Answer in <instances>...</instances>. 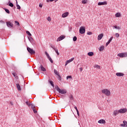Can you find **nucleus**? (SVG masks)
<instances>
[{
	"instance_id": "obj_1",
	"label": "nucleus",
	"mask_w": 127,
	"mask_h": 127,
	"mask_svg": "<svg viewBox=\"0 0 127 127\" xmlns=\"http://www.w3.org/2000/svg\"><path fill=\"white\" fill-rule=\"evenodd\" d=\"M55 89L60 94H66V93H67V91H66L65 90H61L60 89V88H59V86H58V85H57L56 86H55Z\"/></svg>"
},
{
	"instance_id": "obj_2",
	"label": "nucleus",
	"mask_w": 127,
	"mask_h": 127,
	"mask_svg": "<svg viewBox=\"0 0 127 127\" xmlns=\"http://www.w3.org/2000/svg\"><path fill=\"white\" fill-rule=\"evenodd\" d=\"M102 94H104L106 96H110L111 95V91L109 90V89H105L102 90Z\"/></svg>"
},
{
	"instance_id": "obj_3",
	"label": "nucleus",
	"mask_w": 127,
	"mask_h": 127,
	"mask_svg": "<svg viewBox=\"0 0 127 127\" xmlns=\"http://www.w3.org/2000/svg\"><path fill=\"white\" fill-rule=\"evenodd\" d=\"M50 46H51V48H53L54 51H55L56 53L57 54L58 56H59V52H58V49H57L56 48H55V46L51 44L50 45Z\"/></svg>"
},
{
	"instance_id": "obj_4",
	"label": "nucleus",
	"mask_w": 127,
	"mask_h": 127,
	"mask_svg": "<svg viewBox=\"0 0 127 127\" xmlns=\"http://www.w3.org/2000/svg\"><path fill=\"white\" fill-rule=\"evenodd\" d=\"M118 56L121 58H124L127 57V53H122L118 54Z\"/></svg>"
},
{
	"instance_id": "obj_5",
	"label": "nucleus",
	"mask_w": 127,
	"mask_h": 127,
	"mask_svg": "<svg viewBox=\"0 0 127 127\" xmlns=\"http://www.w3.org/2000/svg\"><path fill=\"white\" fill-rule=\"evenodd\" d=\"M85 31L86 29H85V27H80L79 28V33H80V34H84Z\"/></svg>"
},
{
	"instance_id": "obj_6",
	"label": "nucleus",
	"mask_w": 127,
	"mask_h": 127,
	"mask_svg": "<svg viewBox=\"0 0 127 127\" xmlns=\"http://www.w3.org/2000/svg\"><path fill=\"white\" fill-rule=\"evenodd\" d=\"M27 50L29 53H30V54H35V52L34 50L29 47H27Z\"/></svg>"
},
{
	"instance_id": "obj_7",
	"label": "nucleus",
	"mask_w": 127,
	"mask_h": 127,
	"mask_svg": "<svg viewBox=\"0 0 127 127\" xmlns=\"http://www.w3.org/2000/svg\"><path fill=\"white\" fill-rule=\"evenodd\" d=\"M6 25L8 27H13V24L9 21L6 22Z\"/></svg>"
},
{
	"instance_id": "obj_8",
	"label": "nucleus",
	"mask_w": 127,
	"mask_h": 127,
	"mask_svg": "<svg viewBox=\"0 0 127 127\" xmlns=\"http://www.w3.org/2000/svg\"><path fill=\"white\" fill-rule=\"evenodd\" d=\"M65 36L64 35H62L61 36H60L58 39L57 41H61V40H63V39H64V38H65Z\"/></svg>"
},
{
	"instance_id": "obj_9",
	"label": "nucleus",
	"mask_w": 127,
	"mask_h": 127,
	"mask_svg": "<svg viewBox=\"0 0 127 127\" xmlns=\"http://www.w3.org/2000/svg\"><path fill=\"white\" fill-rule=\"evenodd\" d=\"M73 60H74V58H72L71 59L66 61L65 62V66H67V65L68 64V63L72 62V61H73Z\"/></svg>"
},
{
	"instance_id": "obj_10",
	"label": "nucleus",
	"mask_w": 127,
	"mask_h": 127,
	"mask_svg": "<svg viewBox=\"0 0 127 127\" xmlns=\"http://www.w3.org/2000/svg\"><path fill=\"white\" fill-rule=\"evenodd\" d=\"M127 109H120L119 110V113L120 114H125V113H127Z\"/></svg>"
},
{
	"instance_id": "obj_11",
	"label": "nucleus",
	"mask_w": 127,
	"mask_h": 127,
	"mask_svg": "<svg viewBox=\"0 0 127 127\" xmlns=\"http://www.w3.org/2000/svg\"><path fill=\"white\" fill-rule=\"evenodd\" d=\"M116 75L118 77H123V76H124L125 75V74H124L123 73H122V72H117V73H116Z\"/></svg>"
},
{
	"instance_id": "obj_12",
	"label": "nucleus",
	"mask_w": 127,
	"mask_h": 127,
	"mask_svg": "<svg viewBox=\"0 0 127 127\" xmlns=\"http://www.w3.org/2000/svg\"><path fill=\"white\" fill-rule=\"evenodd\" d=\"M113 38H114L113 37H111L110 38V39L109 40V41H108V42L106 43V46H108V45H109L111 43L112 40H113Z\"/></svg>"
},
{
	"instance_id": "obj_13",
	"label": "nucleus",
	"mask_w": 127,
	"mask_h": 127,
	"mask_svg": "<svg viewBox=\"0 0 127 127\" xmlns=\"http://www.w3.org/2000/svg\"><path fill=\"white\" fill-rule=\"evenodd\" d=\"M98 124H106V121H105V120L104 119H101L98 121Z\"/></svg>"
},
{
	"instance_id": "obj_14",
	"label": "nucleus",
	"mask_w": 127,
	"mask_h": 127,
	"mask_svg": "<svg viewBox=\"0 0 127 127\" xmlns=\"http://www.w3.org/2000/svg\"><path fill=\"white\" fill-rule=\"evenodd\" d=\"M104 36V34L101 33L100 34H99L98 36V40H101V39H102L103 38V37Z\"/></svg>"
},
{
	"instance_id": "obj_15",
	"label": "nucleus",
	"mask_w": 127,
	"mask_h": 127,
	"mask_svg": "<svg viewBox=\"0 0 127 127\" xmlns=\"http://www.w3.org/2000/svg\"><path fill=\"white\" fill-rule=\"evenodd\" d=\"M121 127H127V122L126 121H123V124H121Z\"/></svg>"
},
{
	"instance_id": "obj_16",
	"label": "nucleus",
	"mask_w": 127,
	"mask_h": 127,
	"mask_svg": "<svg viewBox=\"0 0 127 127\" xmlns=\"http://www.w3.org/2000/svg\"><path fill=\"white\" fill-rule=\"evenodd\" d=\"M68 98L70 99V101H74V97H73V95L71 94H69L68 95Z\"/></svg>"
},
{
	"instance_id": "obj_17",
	"label": "nucleus",
	"mask_w": 127,
	"mask_h": 127,
	"mask_svg": "<svg viewBox=\"0 0 127 127\" xmlns=\"http://www.w3.org/2000/svg\"><path fill=\"white\" fill-rule=\"evenodd\" d=\"M98 4V5H105V4H107V1L99 2Z\"/></svg>"
},
{
	"instance_id": "obj_18",
	"label": "nucleus",
	"mask_w": 127,
	"mask_h": 127,
	"mask_svg": "<svg viewBox=\"0 0 127 127\" xmlns=\"http://www.w3.org/2000/svg\"><path fill=\"white\" fill-rule=\"evenodd\" d=\"M40 69H41V71H43L44 72H45V71H46V69L42 65H40Z\"/></svg>"
},
{
	"instance_id": "obj_19",
	"label": "nucleus",
	"mask_w": 127,
	"mask_h": 127,
	"mask_svg": "<svg viewBox=\"0 0 127 127\" xmlns=\"http://www.w3.org/2000/svg\"><path fill=\"white\" fill-rule=\"evenodd\" d=\"M16 85L18 91H21V88H20V85H19V83H16Z\"/></svg>"
},
{
	"instance_id": "obj_20",
	"label": "nucleus",
	"mask_w": 127,
	"mask_h": 127,
	"mask_svg": "<svg viewBox=\"0 0 127 127\" xmlns=\"http://www.w3.org/2000/svg\"><path fill=\"white\" fill-rule=\"evenodd\" d=\"M120 114V111L119 110V111H117V110H115L113 112V115L114 116H117V115Z\"/></svg>"
},
{
	"instance_id": "obj_21",
	"label": "nucleus",
	"mask_w": 127,
	"mask_h": 127,
	"mask_svg": "<svg viewBox=\"0 0 127 127\" xmlns=\"http://www.w3.org/2000/svg\"><path fill=\"white\" fill-rule=\"evenodd\" d=\"M87 55H88V56H90V57H92V56H93L94 55V52H88L87 53Z\"/></svg>"
},
{
	"instance_id": "obj_22",
	"label": "nucleus",
	"mask_w": 127,
	"mask_h": 127,
	"mask_svg": "<svg viewBox=\"0 0 127 127\" xmlns=\"http://www.w3.org/2000/svg\"><path fill=\"white\" fill-rule=\"evenodd\" d=\"M28 39L29 40V41H30V43H33V38H32V37L30 36V37H28Z\"/></svg>"
},
{
	"instance_id": "obj_23",
	"label": "nucleus",
	"mask_w": 127,
	"mask_h": 127,
	"mask_svg": "<svg viewBox=\"0 0 127 127\" xmlns=\"http://www.w3.org/2000/svg\"><path fill=\"white\" fill-rule=\"evenodd\" d=\"M68 15H69V12H66L63 13L62 16H68Z\"/></svg>"
},
{
	"instance_id": "obj_24",
	"label": "nucleus",
	"mask_w": 127,
	"mask_h": 127,
	"mask_svg": "<svg viewBox=\"0 0 127 127\" xmlns=\"http://www.w3.org/2000/svg\"><path fill=\"white\" fill-rule=\"evenodd\" d=\"M105 49V47L104 46H101L99 48V51H103Z\"/></svg>"
},
{
	"instance_id": "obj_25",
	"label": "nucleus",
	"mask_w": 127,
	"mask_h": 127,
	"mask_svg": "<svg viewBox=\"0 0 127 127\" xmlns=\"http://www.w3.org/2000/svg\"><path fill=\"white\" fill-rule=\"evenodd\" d=\"M54 73L56 75H57V76H59L60 75L59 72H58V71L56 70V69H54Z\"/></svg>"
},
{
	"instance_id": "obj_26",
	"label": "nucleus",
	"mask_w": 127,
	"mask_h": 127,
	"mask_svg": "<svg viewBox=\"0 0 127 127\" xmlns=\"http://www.w3.org/2000/svg\"><path fill=\"white\" fill-rule=\"evenodd\" d=\"M25 103L26 104L27 106H28V107H30L31 106V104H30L28 100H27V101H26Z\"/></svg>"
},
{
	"instance_id": "obj_27",
	"label": "nucleus",
	"mask_w": 127,
	"mask_h": 127,
	"mask_svg": "<svg viewBox=\"0 0 127 127\" xmlns=\"http://www.w3.org/2000/svg\"><path fill=\"white\" fill-rule=\"evenodd\" d=\"M50 84L52 86L53 88H54V83H53V81H49Z\"/></svg>"
},
{
	"instance_id": "obj_28",
	"label": "nucleus",
	"mask_w": 127,
	"mask_h": 127,
	"mask_svg": "<svg viewBox=\"0 0 127 127\" xmlns=\"http://www.w3.org/2000/svg\"><path fill=\"white\" fill-rule=\"evenodd\" d=\"M94 68H97V69H100L101 66L98 64H95L94 65Z\"/></svg>"
},
{
	"instance_id": "obj_29",
	"label": "nucleus",
	"mask_w": 127,
	"mask_h": 127,
	"mask_svg": "<svg viewBox=\"0 0 127 127\" xmlns=\"http://www.w3.org/2000/svg\"><path fill=\"white\" fill-rule=\"evenodd\" d=\"M115 16H122V14H121V13H120V12H117L115 14Z\"/></svg>"
},
{
	"instance_id": "obj_30",
	"label": "nucleus",
	"mask_w": 127,
	"mask_h": 127,
	"mask_svg": "<svg viewBox=\"0 0 127 127\" xmlns=\"http://www.w3.org/2000/svg\"><path fill=\"white\" fill-rule=\"evenodd\" d=\"M26 33L27 34V35H28L29 36H31L32 35H31V33H30V32L28 31H26Z\"/></svg>"
},
{
	"instance_id": "obj_31",
	"label": "nucleus",
	"mask_w": 127,
	"mask_h": 127,
	"mask_svg": "<svg viewBox=\"0 0 127 127\" xmlns=\"http://www.w3.org/2000/svg\"><path fill=\"white\" fill-rule=\"evenodd\" d=\"M48 59H49V61H50L51 63H53V60H52L51 57H50L48 58Z\"/></svg>"
},
{
	"instance_id": "obj_32",
	"label": "nucleus",
	"mask_w": 127,
	"mask_h": 127,
	"mask_svg": "<svg viewBox=\"0 0 127 127\" xmlns=\"http://www.w3.org/2000/svg\"><path fill=\"white\" fill-rule=\"evenodd\" d=\"M31 106L32 110L35 109V106L34 105H33V104H31Z\"/></svg>"
},
{
	"instance_id": "obj_33",
	"label": "nucleus",
	"mask_w": 127,
	"mask_h": 127,
	"mask_svg": "<svg viewBox=\"0 0 127 127\" xmlns=\"http://www.w3.org/2000/svg\"><path fill=\"white\" fill-rule=\"evenodd\" d=\"M68 79H72V76L68 75L66 76V80H68Z\"/></svg>"
},
{
	"instance_id": "obj_34",
	"label": "nucleus",
	"mask_w": 127,
	"mask_h": 127,
	"mask_svg": "<svg viewBox=\"0 0 127 127\" xmlns=\"http://www.w3.org/2000/svg\"><path fill=\"white\" fill-rule=\"evenodd\" d=\"M73 41H77V37H76V36H74L73 37Z\"/></svg>"
},
{
	"instance_id": "obj_35",
	"label": "nucleus",
	"mask_w": 127,
	"mask_h": 127,
	"mask_svg": "<svg viewBox=\"0 0 127 127\" xmlns=\"http://www.w3.org/2000/svg\"><path fill=\"white\" fill-rule=\"evenodd\" d=\"M15 23L16 24V25H18V26H19L20 24H19V22L17 21H15Z\"/></svg>"
},
{
	"instance_id": "obj_36",
	"label": "nucleus",
	"mask_w": 127,
	"mask_h": 127,
	"mask_svg": "<svg viewBox=\"0 0 127 127\" xmlns=\"http://www.w3.org/2000/svg\"><path fill=\"white\" fill-rule=\"evenodd\" d=\"M45 54L48 58L50 57V56H49V54H48V53H47V52H45Z\"/></svg>"
},
{
	"instance_id": "obj_37",
	"label": "nucleus",
	"mask_w": 127,
	"mask_h": 127,
	"mask_svg": "<svg viewBox=\"0 0 127 127\" xmlns=\"http://www.w3.org/2000/svg\"><path fill=\"white\" fill-rule=\"evenodd\" d=\"M87 35H92V34H93V33H92V32H87Z\"/></svg>"
},
{
	"instance_id": "obj_38",
	"label": "nucleus",
	"mask_w": 127,
	"mask_h": 127,
	"mask_svg": "<svg viewBox=\"0 0 127 127\" xmlns=\"http://www.w3.org/2000/svg\"><path fill=\"white\" fill-rule=\"evenodd\" d=\"M9 6H11V7H13V4L12 2H10L9 3Z\"/></svg>"
},
{
	"instance_id": "obj_39",
	"label": "nucleus",
	"mask_w": 127,
	"mask_h": 127,
	"mask_svg": "<svg viewBox=\"0 0 127 127\" xmlns=\"http://www.w3.org/2000/svg\"><path fill=\"white\" fill-rule=\"evenodd\" d=\"M115 35H116V37H117V38H118V37H120V34L119 33H116L115 34Z\"/></svg>"
},
{
	"instance_id": "obj_40",
	"label": "nucleus",
	"mask_w": 127,
	"mask_h": 127,
	"mask_svg": "<svg viewBox=\"0 0 127 127\" xmlns=\"http://www.w3.org/2000/svg\"><path fill=\"white\" fill-rule=\"evenodd\" d=\"M32 110L33 111V112L34 113V114H37V110H35V108H34V109H32Z\"/></svg>"
},
{
	"instance_id": "obj_41",
	"label": "nucleus",
	"mask_w": 127,
	"mask_h": 127,
	"mask_svg": "<svg viewBox=\"0 0 127 127\" xmlns=\"http://www.w3.org/2000/svg\"><path fill=\"white\" fill-rule=\"evenodd\" d=\"M47 19L48 21H51V18H50V16H49Z\"/></svg>"
},
{
	"instance_id": "obj_42",
	"label": "nucleus",
	"mask_w": 127,
	"mask_h": 127,
	"mask_svg": "<svg viewBox=\"0 0 127 127\" xmlns=\"http://www.w3.org/2000/svg\"><path fill=\"white\" fill-rule=\"evenodd\" d=\"M16 7H17V9H20V6L19 5L17 4Z\"/></svg>"
},
{
	"instance_id": "obj_43",
	"label": "nucleus",
	"mask_w": 127,
	"mask_h": 127,
	"mask_svg": "<svg viewBox=\"0 0 127 127\" xmlns=\"http://www.w3.org/2000/svg\"><path fill=\"white\" fill-rule=\"evenodd\" d=\"M5 11L7 12V13H9V10L6 8L5 9Z\"/></svg>"
},
{
	"instance_id": "obj_44",
	"label": "nucleus",
	"mask_w": 127,
	"mask_h": 127,
	"mask_svg": "<svg viewBox=\"0 0 127 127\" xmlns=\"http://www.w3.org/2000/svg\"><path fill=\"white\" fill-rule=\"evenodd\" d=\"M82 3H84V4L87 3V0H82Z\"/></svg>"
},
{
	"instance_id": "obj_45",
	"label": "nucleus",
	"mask_w": 127,
	"mask_h": 127,
	"mask_svg": "<svg viewBox=\"0 0 127 127\" xmlns=\"http://www.w3.org/2000/svg\"><path fill=\"white\" fill-rule=\"evenodd\" d=\"M58 79L60 81H61V76H60V74L59 75H58Z\"/></svg>"
},
{
	"instance_id": "obj_46",
	"label": "nucleus",
	"mask_w": 127,
	"mask_h": 127,
	"mask_svg": "<svg viewBox=\"0 0 127 127\" xmlns=\"http://www.w3.org/2000/svg\"><path fill=\"white\" fill-rule=\"evenodd\" d=\"M76 112H77V116H78V117H79L80 116V114L79 113V111L77 110Z\"/></svg>"
},
{
	"instance_id": "obj_47",
	"label": "nucleus",
	"mask_w": 127,
	"mask_h": 127,
	"mask_svg": "<svg viewBox=\"0 0 127 127\" xmlns=\"http://www.w3.org/2000/svg\"><path fill=\"white\" fill-rule=\"evenodd\" d=\"M79 70H80V72H82V71H83V68L82 67H80L79 68Z\"/></svg>"
},
{
	"instance_id": "obj_48",
	"label": "nucleus",
	"mask_w": 127,
	"mask_h": 127,
	"mask_svg": "<svg viewBox=\"0 0 127 127\" xmlns=\"http://www.w3.org/2000/svg\"><path fill=\"white\" fill-rule=\"evenodd\" d=\"M74 109L76 110V111L77 110L78 111V108H77V106H75Z\"/></svg>"
},
{
	"instance_id": "obj_49",
	"label": "nucleus",
	"mask_w": 127,
	"mask_h": 127,
	"mask_svg": "<svg viewBox=\"0 0 127 127\" xmlns=\"http://www.w3.org/2000/svg\"><path fill=\"white\" fill-rule=\"evenodd\" d=\"M39 7H42V4H39Z\"/></svg>"
},
{
	"instance_id": "obj_50",
	"label": "nucleus",
	"mask_w": 127,
	"mask_h": 127,
	"mask_svg": "<svg viewBox=\"0 0 127 127\" xmlns=\"http://www.w3.org/2000/svg\"><path fill=\"white\" fill-rule=\"evenodd\" d=\"M12 75H13V76H14V77H15V73L13 72Z\"/></svg>"
},
{
	"instance_id": "obj_51",
	"label": "nucleus",
	"mask_w": 127,
	"mask_h": 127,
	"mask_svg": "<svg viewBox=\"0 0 127 127\" xmlns=\"http://www.w3.org/2000/svg\"><path fill=\"white\" fill-rule=\"evenodd\" d=\"M54 0H56V1H58V0H50V1H54Z\"/></svg>"
},
{
	"instance_id": "obj_52",
	"label": "nucleus",
	"mask_w": 127,
	"mask_h": 127,
	"mask_svg": "<svg viewBox=\"0 0 127 127\" xmlns=\"http://www.w3.org/2000/svg\"><path fill=\"white\" fill-rule=\"evenodd\" d=\"M114 28H116V29H117L118 26H114Z\"/></svg>"
},
{
	"instance_id": "obj_53",
	"label": "nucleus",
	"mask_w": 127,
	"mask_h": 127,
	"mask_svg": "<svg viewBox=\"0 0 127 127\" xmlns=\"http://www.w3.org/2000/svg\"><path fill=\"white\" fill-rule=\"evenodd\" d=\"M46 1H47V2H49V1H50V0H46Z\"/></svg>"
},
{
	"instance_id": "obj_54",
	"label": "nucleus",
	"mask_w": 127,
	"mask_h": 127,
	"mask_svg": "<svg viewBox=\"0 0 127 127\" xmlns=\"http://www.w3.org/2000/svg\"><path fill=\"white\" fill-rule=\"evenodd\" d=\"M117 29H121V27H117Z\"/></svg>"
},
{
	"instance_id": "obj_55",
	"label": "nucleus",
	"mask_w": 127,
	"mask_h": 127,
	"mask_svg": "<svg viewBox=\"0 0 127 127\" xmlns=\"http://www.w3.org/2000/svg\"><path fill=\"white\" fill-rule=\"evenodd\" d=\"M16 5H17V4H18L17 3V0H16Z\"/></svg>"
},
{
	"instance_id": "obj_56",
	"label": "nucleus",
	"mask_w": 127,
	"mask_h": 127,
	"mask_svg": "<svg viewBox=\"0 0 127 127\" xmlns=\"http://www.w3.org/2000/svg\"><path fill=\"white\" fill-rule=\"evenodd\" d=\"M10 104L11 105H13L12 102H10Z\"/></svg>"
},
{
	"instance_id": "obj_57",
	"label": "nucleus",
	"mask_w": 127,
	"mask_h": 127,
	"mask_svg": "<svg viewBox=\"0 0 127 127\" xmlns=\"http://www.w3.org/2000/svg\"><path fill=\"white\" fill-rule=\"evenodd\" d=\"M63 17H66V16H63Z\"/></svg>"
}]
</instances>
